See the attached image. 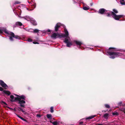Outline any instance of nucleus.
<instances>
[{
  "instance_id": "39",
  "label": "nucleus",
  "mask_w": 125,
  "mask_h": 125,
  "mask_svg": "<svg viewBox=\"0 0 125 125\" xmlns=\"http://www.w3.org/2000/svg\"><path fill=\"white\" fill-rule=\"evenodd\" d=\"M73 1L74 3H77V2H76L74 0H73Z\"/></svg>"
},
{
  "instance_id": "24",
  "label": "nucleus",
  "mask_w": 125,
  "mask_h": 125,
  "mask_svg": "<svg viewBox=\"0 0 125 125\" xmlns=\"http://www.w3.org/2000/svg\"><path fill=\"white\" fill-rule=\"evenodd\" d=\"M6 94L8 95H9L10 94V93L9 91H6L5 93Z\"/></svg>"
},
{
  "instance_id": "35",
  "label": "nucleus",
  "mask_w": 125,
  "mask_h": 125,
  "mask_svg": "<svg viewBox=\"0 0 125 125\" xmlns=\"http://www.w3.org/2000/svg\"><path fill=\"white\" fill-rule=\"evenodd\" d=\"M1 102L2 103H3L7 105V104H6V103L5 102H4L3 101H2Z\"/></svg>"
},
{
  "instance_id": "13",
  "label": "nucleus",
  "mask_w": 125,
  "mask_h": 125,
  "mask_svg": "<svg viewBox=\"0 0 125 125\" xmlns=\"http://www.w3.org/2000/svg\"><path fill=\"white\" fill-rule=\"evenodd\" d=\"M96 116V115H95L91 116H89V117H87L86 118V119L88 120L91 119L93 118H94V117Z\"/></svg>"
},
{
  "instance_id": "26",
  "label": "nucleus",
  "mask_w": 125,
  "mask_h": 125,
  "mask_svg": "<svg viewBox=\"0 0 125 125\" xmlns=\"http://www.w3.org/2000/svg\"><path fill=\"white\" fill-rule=\"evenodd\" d=\"M15 114L17 117H18L20 118L21 119L22 118V117L20 116H19V115L17 114Z\"/></svg>"
},
{
  "instance_id": "40",
  "label": "nucleus",
  "mask_w": 125,
  "mask_h": 125,
  "mask_svg": "<svg viewBox=\"0 0 125 125\" xmlns=\"http://www.w3.org/2000/svg\"><path fill=\"white\" fill-rule=\"evenodd\" d=\"M105 124L106 125H110L109 124H108L107 125V124Z\"/></svg>"
},
{
  "instance_id": "3",
  "label": "nucleus",
  "mask_w": 125,
  "mask_h": 125,
  "mask_svg": "<svg viewBox=\"0 0 125 125\" xmlns=\"http://www.w3.org/2000/svg\"><path fill=\"white\" fill-rule=\"evenodd\" d=\"M107 54L110 56L109 57L112 59H114L119 56H121L122 54L119 52H112L108 51L107 52Z\"/></svg>"
},
{
  "instance_id": "18",
  "label": "nucleus",
  "mask_w": 125,
  "mask_h": 125,
  "mask_svg": "<svg viewBox=\"0 0 125 125\" xmlns=\"http://www.w3.org/2000/svg\"><path fill=\"white\" fill-rule=\"evenodd\" d=\"M39 30L36 29H34V30H33V33H37L38 32H39Z\"/></svg>"
},
{
  "instance_id": "10",
  "label": "nucleus",
  "mask_w": 125,
  "mask_h": 125,
  "mask_svg": "<svg viewBox=\"0 0 125 125\" xmlns=\"http://www.w3.org/2000/svg\"><path fill=\"white\" fill-rule=\"evenodd\" d=\"M73 42L75 43L77 45L79 46V48H82V46H81L83 44L82 42L78 41L75 40L73 41Z\"/></svg>"
},
{
  "instance_id": "7",
  "label": "nucleus",
  "mask_w": 125,
  "mask_h": 125,
  "mask_svg": "<svg viewBox=\"0 0 125 125\" xmlns=\"http://www.w3.org/2000/svg\"><path fill=\"white\" fill-rule=\"evenodd\" d=\"M28 2L30 4V5L32 8H33V9L30 10H33L36 7V4L34 0H28Z\"/></svg>"
},
{
  "instance_id": "15",
  "label": "nucleus",
  "mask_w": 125,
  "mask_h": 125,
  "mask_svg": "<svg viewBox=\"0 0 125 125\" xmlns=\"http://www.w3.org/2000/svg\"><path fill=\"white\" fill-rule=\"evenodd\" d=\"M108 114L107 113L105 114L104 115V117L106 118H108Z\"/></svg>"
},
{
  "instance_id": "9",
  "label": "nucleus",
  "mask_w": 125,
  "mask_h": 125,
  "mask_svg": "<svg viewBox=\"0 0 125 125\" xmlns=\"http://www.w3.org/2000/svg\"><path fill=\"white\" fill-rule=\"evenodd\" d=\"M0 84L2 87L5 89H6L8 87L7 85L2 80H0Z\"/></svg>"
},
{
  "instance_id": "14",
  "label": "nucleus",
  "mask_w": 125,
  "mask_h": 125,
  "mask_svg": "<svg viewBox=\"0 0 125 125\" xmlns=\"http://www.w3.org/2000/svg\"><path fill=\"white\" fill-rule=\"evenodd\" d=\"M47 117L48 118L51 119H52V116L51 114H47Z\"/></svg>"
},
{
  "instance_id": "41",
  "label": "nucleus",
  "mask_w": 125,
  "mask_h": 125,
  "mask_svg": "<svg viewBox=\"0 0 125 125\" xmlns=\"http://www.w3.org/2000/svg\"><path fill=\"white\" fill-rule=\"evenodd\" d=\"M114 49V48H109V49Z\"/></svg>"
},
{
  "instance_id": "21",
  "label": "nucleus",
  "mask_w": 125,
  "mask_h": 125,
  "mask_svg": "<svg viewBox=\"0 0 125 125\" xmlns=\"http://www.w3.org/2000/svg\"><path fill=\"white\" fill-rule=\"evenodd\" d=\"M104 106L106 108H109L110 107L109 105L108 104H105Z\"/></svg>"
},
{
  "instance_id": "6",
  "label": "nucleus",
  "mask_w": 125,
  "mask_h": 125,
  "mask_svg": "<svg viewBox=\"0 0 125 125\" xmlns=\"http://www.w3.org/2000/svg\"><path fill=\"white\" fill-rule=\"evenodd\" d=\"M25 19L30 21V22L34 25H36L37 24L36 21L33 18H31L29 16H26L22 17Z\"/></svg>"
},
{
  "instance_id": "5",
  "label": "nucleus",
  "mask_w": 125,
  "mask_h": 125,
  "mask_svg": "<svg viewBox=\"0 0 125 125\" xmlns=\"http://www.w3.org/2000/svg\"><path fill=\"white\" fill-rule=\"evenodd\" d=\"M6 34H7L8 35L11 36L10 37L9 39L11 41H13V38L18 39H20V38L19 36H15L14 34L13 33L9 31L8 30L7 31V32H6Z\"/></svg>"
},
{
  "instance_id": "36",
  "label": "nucleus",
  "mask_w": 125,
  "mask_h": 125,
  "mask_svg": "<svg viewBox=\"0 0 125 125\" xmlns=\"http://www.w3.org/2000/svg\"><path fill=\"white\" fill-rule=\"evenodd\" d=\"M31 29H28L26 30V31H30V30Z\"/></svg>"
},
{
  "instance_id": "29",
  "label": "nucleus",
  "mask_w": 125,
  "mask_h": 125,
  "mask_svg": "<svg viewBox=\"0 0 125 125\" xmlns=\"http://www.w3.org/2000/svg\"><path fill=\"white\" fill-rule=\"evenodd\" d=\"M19 108L22 112L23 113L24 112V111L21 108Z\"/></svg>"
},
{
  "instance_id": "30",
  "label": "nucleus",
  "mask_w": 125,
  "mask_h": 125,
  "mask_svg": "<svg viewBox=\"0 0 125 125\" xmlns=\"http://www.w3.org/2000/svg\"><path fill=\"white\" fill-rule=\"evenodd\" d=\"M33 29H31L30 30V31L31 32H33Z\"/></svg>"
},
{
  "instance_id": "8",
  "label": "nucleus",
  "mask_w": 125,
  "mask_h": 125,
  "mask_svg": "<svg viewBox=\"0 0 125 125\" xmlns=\"http://www.w3.org/2000/svg\"><path fill=\"white\" fill-rule=\"evenodd\" d=\"M15 95L17 96V97H14L13 95H10V98L11 99V101L12 102L17 101L18 99H19V98H18L19 95L16 94H15Z\"/></svg>"
},
{
  "instance_id": "19",
  "label": "nucleus",
  "mask_w": 125,
  "mask_h": 125,
  "mask_svg": "<svg viewBox=\"0 0 125 125\" xmlns=\"http://www.w3.org/2000/svg\"><path fill=\"white\" fill-rule=\"evenodd\" d=\"M83 9L84 10H89V6H88V7H84L83 8Z\"/></svg>"
},
{
  "instance_id": "16",
  "label": "nucleus",
  "mask_w": 125,
  "mask_h": 125,
  "mask_svg": "<svg viewBox=\"0 0 125 125\" xmlns=\"http://www.w3.org/2000/svg\"><path fill=\"white\" fill-rule=\"evenodd\" d=\"M121 4L122 5H125V2H124V0H120Z\"/></svg>"
},
{
  "instance_id": "17",
  "label": "nucleus",
  "mask_w": 125,
  "mask_h": 125,
  "mask_svg": "<svg viewBox=\"0 0 125 125\" xmlns=\"http://www.w3.org/2000/svg\"><path fill=\"white\" fill-rule=\"evenodd\" d=\"M52 123L54 125H57L59 123L57 121H54Z\"/></svg>"
},
{
  "instance_id": "31",
  "label": "nucleus",
  "mask_w": 125,
  "mask_h": 125,
  "mask_svg": "<svg viewBox=\"0 0 125 125\" xmlns=\"http://www.w3.org/2000/svg\"><path fill=\"white\" fill-rule=\"evenodd\" d=\"M22 120L24 121H26L27 122V120L25 119H24L23 118H22L21 119Z\"/></svg>"
},
{
  "instance_id": "4",
  "label": "nucleus",
  "mask_w": 125,
  "mask_h": 125,
  "mask_svg": "<svg viewBox=\"0 0 125 125\" xmlns=\"http://www.w3.org/2000/svg\"><path fill=\"white\" fill-rule=\"evenodd\" d=\"M19 99H18L17 101L20 104L21 106L23 107H24V105L23 104L25 103V102L24 100H25V97L24 95L21 96H18Z\"/></svg>"
},
{
  "instance_id": "33",
  "label": "nucleus",
  "mask_w": 125,
  "mask_h": 125,
  "mask_svg": "<svg viewBox=\"0 0 125 125\" xmlns=\"http://www.w3.org/2000/svg\"><path fill=\"white\" fill-rule=\"evenodd\" d=\"M104 124H96L95 125H103Z\"/></svg>"
},
{
  "instance_id": "45",
  "label": "nucleus",
  "mask_w": 125,
  "mask_h": 125,
  "mask_svg": "<svg viewBox=\"0 0 125 125\" xmlns=\"http://www.w3.org/2000/svg\"><path fill=\"white\" fill-rule=\"evenodd\" d=\"M26 9H27V10H28V8H26Z\"/></svg>"
},
{
  "instance_id": "1",
  "label": "nucleus",
  "mask_w": 125,
  "mask_h": 125,
  "mask_svg": "<svg viewBox=\"0 0 125 125\" xmlns=\"http://www.w3.org/2000/svg\"><path fill=\"white\" fill-rule=\"evenodd\" d=\"M61 26H62L64 28V31L65 34L62 33L61 35L58 33H54L52 34L51 36V37L53 39H56L58 38H61L62 37H66V38L65 39L64 42L66 44L67 47H70L72 45V43L71 41L70 38L68 36V32L66 29L65 26L63 24H61L60 23H58L56 24L55 26V31H58V29Z\"/></svg>"
},
{
  "instance_id": "12",
  "label": "nucleus",
  "mask_w": 125,
  "mask_h": 125,
  "mask_svg": "<svg viewBox=\"0 0 125 125\" xmlns=\"http://www.w3.org/2000/svg\"><path fill=\"white\" fill-rule=\"evenodd\" d=\"M15 25L16 26H22L23 27H23V26L22 25V23L21 22H20L18 21L17 22H16L15 23Z\"/></svg>"
},
{
  "instance_id": "2",
  "label": "nucleus",
  "mask_w": 125,
  "mask_h": 125,
  "mask_svg": "<svg viewBox=\"0 0 125 125\" xmlns=\"http://www.w3.org/2000/svg\"><path fill=\"white\" fill-rule=\"evenodd\" d=\"M98 12L101 14H104L108 17H110L111 16H112L116 20H119V19L123 16L122 15H117L114 12L106 10L103 8L100 9L99 10Z\"/></svg>"
},
{
  "instance_id": "38",
  "label": "nucleus",
  "mask_w": 125,
  "mask_h": 125,
  "mask_svg": "<svg viewBox=\"0 0 125 125\" xmlns=\"http://www.w3.org/2000/svg\"><path fill=\"white\" fill-rule=\"evenodd\" d=\"M37 117H41V116L39 115H38V114H37Z\"/></svg>"
},
{
  "instance_id": "20",
  "label": "nucleus",
  "mask_w": 125,
  "mask_h": 125,
  "mask_svg": "<svg viewBox=\"0 0 125 125\" xmlns=\"http://www.w3.org/2000/svg\"><path fill=\"white\" fill-rule=\"evenodd\" d=\"M53 106L51 107L50 108V112L51 113H53Z\"/></svg>"
},
{
  "instance_id": "28",
  "label": "nucleus",
  "mask_w": 125,
  "mask_h": 125,
  "mask_svg": "<svg viewBox=\"0 0 125 125\" xmlns=\"http://www.w3.org/2000/svg\"><path fill=\"white\" fill-rule=\"evenodd\" d=\"M27 40L29 42H31L32 41V40L30 38L28 39Z\"/></svg>"
},
{
  "instance_id": "44",
  "label": "nucleus",
  "mask_w": 125,
  "mask_h": 125,
  "mask_svg": "<svg viewBox=\"0 0 125 125\" xmlns=\"http://www.w3.org/2000/svg\"><path fill=\"white\" fill-rule=\"evenodd\" d=\"M92 4H91V6H92Z\"/></svg>"
},
{
  "instance_id": "27",
  "label": "nucleus",
  "mask_w": 125,
  "mask_h": 125,
  "mask_svg": "<svg viewBox=\"0 0 125 125\" xmlns=\"http://www.w3.org/2000/svg\"><path fill=\"white\" fill-rule=\"evenodd\" d=\"M122 102H120L118 103V104L119 106H121L122 105Z\"/></svg>"
},
{
  "instance_id": "46",
  "label": "nucleus",
  "mask_w": 125,
  "mask_h": 125,
  "mask_svg": "<svg viewBox=\"0 0 125 125\" xmlns=\"http://www.w3.org/2000/svg\"><path fill=\"white\" fill-rule=\"evenodd\" d=\"M35 125H38L37 124H36Z\"/></svg>"
},
{
  "instance_id": "23",
  "label": "nucleus",
  "mask_w": 125,
  "mask_h": 125,
  "mask_svg": "<svg viewBox=\"0 0 125 125\" xmlns=\"http://www.w3.org/2000/svg\"><path fill=\"white\" fill-rule=\"evenodd\" d=\"M118 113L117 112H113V115H117Z\"/></svg>"
},
{
  "instance_id": "32",
  "label": "nucleus",
  "mask_w": 125,
  "mask_h": 125,
  "mask_svg": "<svg viewBox=\"0 0 125 125\" xmlns=\"http://www.w3.org/2000/svg\"><path fill=\"white\" fill-rule=\"evenodd\" d=\"M22 120L24 121H26L27 122V120L25 119H24L23 118H22L21 119Z\"/></svg>"
},
{
  "instance_id": "25",
  "label": "nucleus",
  "mask_w": 125,
  "mask_h": 125,
  "mask_svg": "<svg viewBox=\"0 0 125 125\" xmlns=\"http://www.w3.org/2000/svg\"><path fill=\"white\" fill-rule=\"evenodd\" d=\"M20 2L18 1H15L14 3V4L15 5H16V4H18L20 3Z\"/></svg>"
},
{
  "instance_id": "42",
  "label": "nucleus",
  "mask_w": 125,
  "mask_h": 125,
  "mask_svg": "<svg viewBox=\"0 0 125 125\" xmlns=\"http://www.w3.org/2000/svg\"><path fill=\"white\" fill-rule=\"evenodd\" d=\"M8 107L9 109H12V108H11L10 107Z\"/></svg>"
},
{
  "instance_id": "43",
  "label": "nucleus",
  "mask_w": 125,
  "mask_h": 125,
  "mask_svg": "<svg viewBox=\"0 0 125 125\" xmlns=\"http://www.w3.org/2000/svg\"><path fill=\"white\" fill-rule=\"evenodd\" d=\"M48 31L49 32H50V30H48Z\"/></svg>"
},
{
  "instance_id": "37",
  "label": "nucleus",
  "mask_w": 125,
  "mask_h": 125,
  "mask_svg": "<svg viewBox=\"0 0 125 125\" xmlns=\"http://www.w3.org/2000/svg\"><path fill=\"white\" fill-rule=\"evenodd\" d=\"M33 42L34 44H39V43H38L37 42Z\"/></svg>"
},
{
  "instance_id": "11",
  "label": "nucleus",
  "mask_w": 125,
  "mask_h": 125,
  "mask_svg": "<svg viewBox=\"0 0 125 125\" xmlns=\"http://www.w3.org/2000/svg\"><path fill=\"white\" fill-rule=\"evenodd\" d=\"M7 30L5 28L3 27L0 28V33H2L3 32H5L6 34L7 32Z\"/></svg>"
},
{
  "instance_id": "22",
  "label": "nucleus",
  "mask_w": 125,
  "mask_h": 125,
  "mask_svg": "<svg viewBox=\"0 0 125 125\" xmlns=\"http://www.w3.org/2000/svg\"><path fill=\"white\" fill-rule=\"evenodd\" d=\"M113 10L114 12L115 13H117L118 12L115 9H114Z\"/></svg>"
},
{
  "instance_id": "34",
  "label": "nucleus",
  "mask_w": 125,
  "mask_h": 125,
  "mask_svg": "<svg viewBox=\"0 0 125 125\" xmlns=\"http://www.w3.org/2000/svg\"><path fill=\"white\" fill-rule=\"evenodd\" d=\"M3 90V88L2 87H0V91H2Z\"/></svg>"
}]
</instances>
